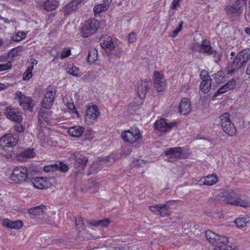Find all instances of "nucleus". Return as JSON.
I'll use <instances>...</instances> for the list:
<instances>
[{"mask_svg":"<svg viewBox=\"0 0 250 250\" xmlns=\"http://www.w3.org/2000/svg\"><path fill=\"white\" fill-rule=\"evenodd\" d=\"M100 45L104 49L105 53L111 58L120 59L125 56V52L119 44H116L110 36L102 37L100 39Z\"/></svg>","mask_w":250,"mask_h":250,"instance_id":"nucleus-1","label":"nucleus"},{"mask_svg":"<svg viewBox=\"0 0 250 250\" xmlns=\"http://www.w3.org/2000/svg\"><path fill=\"white\" fill-rule=\"evenodd\" d=\"M223 200L228 204L247 208L250 205V201L248 198H242L237 196L233 191H227L224 194Z\"/></svg>","mask_w":250,"mask_h":250,"instance_id":"nucleus-2","label":"nucleus"},{"mask_svg":"<svg viewBox=\"0 0 250 250\" xmlns=\"http://www.w3.org/2000/svg\"><path fill=\"white\" fill-rule=\"evenodd\" d=\"M122 138L129 144L140 145L142 143V136L140 130L137 128H131L124 131L121 134Z\"/></svg>","mask_w":250,"mask_h":250,"instance_id":"nucleus-3","label":"nucleus"},{"mask_svg":"<svg viewBox=\"0 0 250 250\" xmlns=\"http://www.w3.org/2000/svg\"><path fill=\"white\" fill-rule=\"evenodd\" d=\"M230 116L228 112L224 113L220 115L221 126L227 134L230 136H233L236 134V128L230 120Z\"/></svg>","mask_w":250,"mask_h":250,"instance_id":"nucleus-4","label":"nucleus"},{"mask_svg":"<svg viewBox=\"0 0 250 250\" xmlns=\"http://www.w3.org/2000/svg\"><path fill=\"white\" fill-rule=\"evenodd\" d=\"M99 21L95 19H89L82 25L81 34L84 38H87L96 33L99 27Z\"/></svg>","mask_w":250,"mask_h":250,"instance_id":"nucleus-5","label":"nucleus"},{"mask_svg":"<svg viewBox=\"0 0 250 250\" xmlns=\"http://www.w3.org/2000/svg\"><path fill=\"white\" fill-rule=\"evenodd\" d=\"M28 176L27 168L22 166L16 167L10 176L11 181L17 184H21L25 181Z\"/></svg>","mask_w":250,"mask_h":250,"instance_id":"nucleus-6","label":"nucleus"},{"mask_svg":"<svg viewBox=\"0 0 250 250\" xmlns=\"http://www.w3.org/2000/svg\"><path fill=\"white\" fill-rule=\"evenodd\" d=\"M171 201H167L165 204L155 205L149 207L150 211L154 213L159 215L161 217L169 215L171 213L170 204Z\"/></svg>","mask_w":250,"mask_h":250,"instance_id":"nucleus-7","label":"nucleus"},{"mask_svg":"<svg viewBox=\"0 0 250 250\" xmlns=\"http://www.w3.org/2000/svg\"><path fill=\"white\" fill-rule=\"evenodd\" d=\"M19 140V136L17 134L13 135L8 133L3 135L0 139V146L2 149L5 147H13L16 146Z\"/></svg>","mask_w":250,"mask_h":250,"instance_id":"nucleus-8","label":"nucleus"},{"mask_svg":"<svg viewBox=\"0 0 250 250\" xmlns=\"http://www.w3.org/2000/svg\"><path fill=\"white\" fill-rule=\"evenodd\" d=\"M100 112L96 105L88 107L86 111L85 120L87 124H92L97 120Z\"/></svg>","mask_w":250,"mask_h":250,"instance_id":"nucleus-9","label":"nucleus"},{"mask_svg":"<svg viewBox=\"0 0 250 250\" xmlns=\"http://www.w3.org/2000/svg\"><path fill=\"white\" fill-rule=\"evenodd\" d=\"M241 0H237L233 2L230 3L225 8V11L229 17H234L239 15L242 12Z\"/></svg>","mask_w":250,"mask_h":250,"instance_id":"nucleus-10","label":"nucleus"},{"mask_svg":"<svg viewBox=\"0 0 250 250\" xmlns=\"http://www.w3.org/2000/svg\"><path fill=\"white\" fill-rule=\"evenodd\" d=\"M151 85V82L149 80L146 79L138 82L136 88L138 96L142 99L144 98Z\"/></svg>","mask_w":250,"mask_h":250,"instance_id":"nucleus-11","label":"nucleus"},{"mask_svg":"<svg viewBox=\"0 0 250 250\" xmlns=\"http://www.w3.org/2000/svg\"><path fill=\"white\" fill-rule=\"evenodd\" d=\"M5 115L11 121L19 123L22 120V116L17 108L9 106L6 108Z\"/></svg>","mask_w":250,"mask_h":250,"instance_id":"nucleus-12","label":"nucleus"},{"mask_svg":"<svg viewBox=\"0 0 250 250\" xmlns=\"http://www.w3.org/2000/svg\"><path fill=\"white\" fill-rule=\"evenodd\" d=\"M15 97L18 100L21 106L24 109L32 111L33 103L30 98L22 94L20 91L16 92Z\"/></svg>","mask_w":250,"mask_h":250,"instance_id":"nucleus-13","label":"nucleus"},{"mask_svg":"<svg viewBox=\"0 0 250 250\" xmlns=\"http://www.w3.org/2000/svg\"><path fill=\"white\" fill-rule=\"evenodd\" d=\"M154 85L157 91L162 92L166 88V82L163 74L158 71L154 72Z\"/></svg>","mask_w":250,"mask_h":250,"instance_id":"nucleus-14","label":"nucleus"},{"mask_svg":"<svg viewBox=\"0 0 250 250\" xmlns=\"http://www.w3.org/2000/svg\"><path fill=\"white\" fill-rule=\"evenodd\" d=\"M183 149L181 147L170 148L166 151V159L168 162H173L180 158Z\"/></svg>","mask_w":250,"mask_h":250,"instance_id":"nucleus-15","label":"nucleus"},{"mask_svg":"<svg viewBox=\"0 0 250 250\" xmlns=\"http://www.w3.org/2000/svg\"><path fill=\"white\" fill-rule=\"evenodd\" d=\"M176 125L175 122L168 123L165 119H161L156 121V128L161 132H167L171 130Z\"/></svg>","mask_w":250,"mask_h":250,"instance_id":"nucleus-16","label":"nucleus"},{"mask_svg":"<svg viewBox=\"0 0 250 250\" xmlns=\"http://www.w3.org/2000/svg\"><path fill=\"white\" fill-rule=\"evenodd\" d=\"M72 158L75 160L76 165L80 169H83L88 162V158L81 153L75 152L71 156Z\"/></svg>","mask_w":250,"mask_h":250,"instance_id":"nucleus-17","label":"nucleus"},{"mask_svg":"<svg viewBox=\"0 0 250 250\" xmlns=\"http://www.w3.org/2000/svg\"><path fill=\"white\" fill-rule=\"evenodd\" d=\"M228 238L222 236L214 245V250H234L235 248L228 244Z\"/></svg>","mask_w":250,"mask_h":250,"instance_id":"nucleus-18","label":"nucleus"},{"mask_svg":"<svg viewBox=\"0 0 250 250\" xmlns=\"http://www.w3.org/2000/svg\"><path fill=\"white\" fill-rule=\"evenodd\" d=\"M191 110V103L188 98H183L179 107V112L183 115H186Z\"/></svg>","mask_w":250,"mask_h":250,"instance_id":"nucleus-19","label":"nucleus"},{"mask_svg":"<svg viewBox=\"0 0 250 250\" xmlns=\"http://www.w3.org/2000/svg\"><path fill=\"white\" fill-rule=\"evenodd\" d=\"M1 224L3 226L8 228L15 229H20L23 227V223L21 221H11L8 219H4L2 221Z\"/></svg>","mask_w":250,"mask_h":250,"instance_id":"nucleus-20","label":"nucleus"},{"mask_svg":"<svg viewBox=\"0 0 250 250\" xmlns=\"http://www.w3.org/2000/svg\"><path fill=\"white\" fill-rule=\"evenodd\" d=\"M218 179L215 174H210L203 177L199 181L200 185L212 186L216 184Z\"/></svg>","mask_w":250,"mask_h":250,"instance_id":"nucleus-21","label":"nucleus"},{"mask_svg":"<svg viewBox=\"0 0 250 250\" xmlns=\"http://www.w3.org/2000/svg\"><path fill=\"white\" fill-rule=\"evenodd\" d=\"M236 85V82L234 79H232L230 81L228 82L226 84L223 85L220 87L216 93L214 94V96L216 97L219 94H223L233 89Z\"/></svg>","mask_w":250,"mask_h":250,"instance_id":"nucleus-22","label":"nucleus"},{"mask_svg":"<svg viewBox=\"0 0 250 250\" xmlns=\"http://www.w3.org/2000/svg\"><path fill=\"white\" fill-rule=\"evenodd\" d=\"M195 50L200 53H207L208 54H213V52L211 50V46L206 41H204L201 44H198V46L196 47Z\"/></svg>","mask_w":250,"mask_h":250,"instance_id":"nucleus-23","label":"nucleus"},{"mask_svg":"<svg viewBox=\"0 0 250 250\" xmlns=\"http://www.w3.org/2000/svg\"><path fill=\"white\" fill-rule=\"evenodd\" d=\"M250 58V49H244L239 52L236 56L235 59L236 61H239L240 62H247Z\"/></svg>","mask_w":250,"mask_h":250,"instance_id":"nucleus-24","label":"nucleus"},{"mask_svg":"<svg viewBox=\"0 0 250 250\" xmlns=\"http://www.w3.org/2000/svg\"><path fill=\"white\" fill-rule=\"evenodd\" d=\"M81 2V0H74L70 2L63 7L65 15H68L77 8V5Z\"/></svg>","mask_w":250,"mask_h":250,"instance_id":"nucleus-25","label":"nucleus"},{"mask_svg":"<svg viewBox=\"0 0 250 250\" xmlns=\"http://www.w3.org/2000/svg\"><path fill=\"white\" fill-rule=\"evenodd\" d=\"M84 128L83 126H74L68 130L69 134L74 137H80L84 132Z\"/></svg>","mask_w":250,"mask_h":250,"instance_id":"nucleus-26","label":"nucleus"},{"mask_svg":"<svg viewBox=\"0 0 250 250\" xmlns=\"http://www.w3.org/2000/svg\"><path fill=\"white\" fill-rule=\"evenodd\" d=\"M37 137L41 141L45 143H48L50 137V132L48 128L45 127L40 130Z\"/></svg>","mask_w":250,"mask_h":250,"instance_id":"nucleus-27","label":"nucleus"},{"mask_svg":"<svg viewBox=\"0 0 250 250\" xmlns=\"http://www.w3.org/2000/svg\"><path fill=\"white\" fill-rule=\"evenodd\" d=\"M205 236L209 242L212 244L213 246L222 237L209 230H207L205 232Z\"/></svg>","mask_w":250,"mask_h":250,"instance_id":"nucleus-28","label":"nucleus"},{"mask_svg":"<svg viewBox=\"0 0 250 250\" xmlns=\"http://www.w3.org/2000/svg\"><path fill=\"white\" fill-rule=\"evenodd\" d=\"M57 0H47L43 3L44 9L47 11L55 10L59 6Z\"/></svg>","mask_w":250,"mask_h":250,"instance_id":"nucleus-29","label":"nucleus"},{"mask_svg":"<svg viewBox=\"0 0 250 250\" xmlns=\"http://www.w3.org/2000/svg\"><path fill=\"white\" fill-rule=\"evenodd\" d=\"M110 220L108 219H104L100 220H89L88 223L92 226L106 227L110 223Z\"/></svg>","mask_w":250,"mask_h":250,"instance_id":"nucleus-30","label":"nucleus"},{"mask_svg":"<svg viewBox=\"0 0 250 250\" xmlns=\"http://www.w3.org/2000/svg\"><path fill=\"white\" fill-rule=\"evenodd\" d=\"M211 85V78H208L204 81H202L200 85V87L204 93H207L210 90Z\"/></svg>","mask_w":250,"mask_h":250,"instance_id":"nucleus-31","label":"nucleus"},{"mask_svg":"<svg viewBox=\"0 0 250 250\" xmlns=\"http://www.w3.org/2000/svg\"><path fill=\"white\" fill-rule=\"evenodd\" d=\"M98 60V51L95 48H91L87 56L88 62H94Z\"/></svg>","mask_w":250,"mask_h":250,"instance_id":"nucleus-32","label":"nucleus"},{"mask_svg":"<svg viewBox=\"0 0 250 250\" xmlns=\"http://www.w3.org/2000/svg\"><path fill=\"white\" fill-rule=\"evenodd\" d=\"M43 207H44V206H37L32 208H30L28 210V212L29 213V214L34 215H42L44 213V211L43 210Z\"/></svg>","mask_w":250,"mask_h":250,"instance_id":"nucleus-33","label":"nucleus"},{"mask_svg":"<svg viewBox=\"0 0 250 250\" xmlns=\"http://www.w3.org/2000/svg\"><path fill=\"white\" fill-rule=\"evenodd\" d=\"M248 221L245 218H238L234 221V223L239 229H243L247 226Z\"/></svg>","mask_w":250,"mask_h":250,"instance_id":"nucleus-34","label":"nucleus"},{"mask_svg":"<svg viewBox=\"0 0 250 250\" xmlns=\"http://www.w3.org/2000/svg\"><path fill=\"white\" fill-rule=\"evenodd\" d=\"M20 48H15L12 49L7 54V60H9L8 62H11L12 61H14V58L19 55Z\"/></svg>","mask_w":250,"mask_h":250,"instance_id":"nucleus-35","label":"nucleus"},{"mask_svg":"<svg viewBox=\"0 0 250 250\" xmlns=\"http://www.w3.org/2000/svg\"><path fill=\"white\" fill-rule=\"evenodd\" d=\"M66 71L68 73L75 76H79V68L73 66V63L68 66L66 69Z\"/></svg>","mask_w":250,"mask_h":250,"instance_id":"nucleus-36","label":"nucleus"},{"mask_svg":"<svg viewBox=\"0 0 250 250\" xmlns=\"http://www.w3.org/2000/svg\"><path fill=\"white\" fill-rule=\"evenodd\" d=\"M33 69V66L28 67L23 75V79L24 80H28L32 77L33 75L32 72Z\"/></svg>","mask_w":250,"mask_h":250,"instance_id":"nucleus-37","label":"nucleus"},{"mask_svg":"<svg viewBox=\"0 0 250 250\" xmlns=\"http://www.w3.org/2000/svg\"><path fill=\"white\" fill-rule=\"evenodd\" d=\"M39 121L40 123H43L44 122L48 124L49 120L48 114L42 112H40L39 115Z\"/></svg>","mask_w":250,"mask_h":250,"instance_id":"nucleus-38","label":"nucleus"},{"mask_svg":"<svg viewBox=\"0 0 250 250\" xmlns=\"http://www.w3.org/2000/svg\"><path fill=\"white\" fill-rule=\"evenodd\" d=\"M106 9L104 8V5L102 4H98L95 5L93 8V11L95 14H100L102 12L106 11Z\"/></svg>","mask_w":250,"mask_h":250,"instance_id":"nucleus-39","label":"nucleus"},{"mask_svg":"<svg viewBox=\"0 0 250 250\" xmlns=\"http://www.w3.org/2000/svg\"><path fill=\"white\" fill-rule=\"evenodd\" d=\"M26 37L25 34L23 32H18L13 37V41L15 42H19L24 39Z\"/></svg>","mask_w":250,"mask_h":250,"instance_id":"nucleus-40","label":"nucleus"},{"mask_svg":"<svg viewBox=\"0 0 250 250\" xmlns=\"http://www.w3.org/2000/svg\"><path fill=\"white\" fill-rule=\"evenodd\" d=\"M57 164L48 165L44 167L43 171L46 172H53L57 170Z\"/></svg>","mask_w":250,"mask_h":250,"instance_id":"nucleus-41","label":"nucleus"},{"mask_svg":"<svg viewBox=\"0 0 250 250\" xmlns=\"http://www.w3.org/2000/svg\"><path fill=\"white\" fill-rule=\"evenodd\" d=\"M14 131L16 132L15 134L18 136V134L23 132L24 131V127L19 123L16 124L13 127Z\"/></svg>","mask_w":250,"mask_h":250,"instance_id":"nucleus-42","label":"nucleus"},{"mask_svg":"<svg viewBox=\"0 0 250 250\" xmlns=\"http://www.w3.org/2000/svg\"><path fill=\"white\" fill-rule=\"evenodd\" d=\"M40 181H42V178H37L34 180L32 182L34 187L38 189H43L44 188V186L42 184L40 183Z\"/></svg>","mask_w":250,"mask_h":250,"instance_id":"nucleus-43","label":"nucleus"},{"mask_svg":"<svg viewBox=\"0 0 250 250\" xmlns=\"http://www.w3.org/2000/svg\"><path fill=\"white\" fill-rule=\"evenodd\" d=\"M55 95L54 90L52 89H48L45 94L44 98L53 101Z\"/></svg>","mask_w":250,"mask_h":250,"instance_id":"nucleus-44","label":"nucleus"},{"mask_svg":"<svg viewBox=\"0 0 250 250\" xmlns=\"http://www.w3.org/2000/svg\"><path fill=\"white\" fill-rule=\"evenodd\" d=\"M215 80L216 83H220L225 81V76H223L222 72H218L215 74Z\"/></svg>","mask_w":250,"mask_h":250,"instance_id":"nucleus-45","label":"nucleus"},{"mask_svg":"<svg viewBox=\"0 0 250 250\" xmlns=\"http://www.w3.org/2000/svg\"><path fill=\"white\" fill-rule=\"evenodd\" d=\"M53 101L44 98L42 102V106L46 109H49L53 104Z\"/></svg>","mask_w":250,"mask_h":250,"instance_id":"nucleus-46","label":"nucleus"},{"mask_svg":"<svg viewBox=\"0 0 250 250\" xmlns=\"http://www.w3.org/2000/svg\"><path fill=\"white\" fill-rule=\"evenodd\" d=\"M23 156L28 158H33L35 156V153L32 148H29L25 150L22 153Z\"/></svg>","mask_w":250,"mask_h":250,"instance_id":"nucleus-47","label":"nucleus"},{"mask_svg":"<svg viewBox=\"0 0 250 250\" xmlns=\"http://www.w3.org/2000/svg\"><path fill=\"white\" fill-rule=\"evenodd\" d=\"M145 162L142 160L135 159L131 163L132 167H143L145 165Z\"/></svg>","mask_w":250,"mask_h":250,"instance_id":"nucleus-48","label":"nucleus"},{"mask_svg":"<svg viewBox=\"0 0 250 250\" xmlns=\"http://www.w3.org/2000/svg\"><path fill=\"white\" fill-rule=\"evenodd\" d=\"M71 54V50L69 48H64L63 49L61 54V58L64 59L68 57Z\"/></svg>","mask_w":250,"mask_h":250,"instance_id":"nucleus-49","label":"nucleus"},{"mask_svg":"<svg viewBox=\"0 0 250 250\" xmlns=\"http://www.w3.org/2000/svg\"><path fill=\"white\" fill-rule=\"evenodd\" d=\"M57 170H59L60 171H62L63 172H66L68 169V166L62 162L59 163V164H57Z\"/></svg>","mask_w":250,"mask_h":250,"instance_id":"nucleus-50","label":"nucleus"},{"mask_svg":"<svg viewBox=\"0 0 250 250\" xmlns=\"http://www.w3.org/2000/svg\"><path fill=\"white\" fill-rule=\"evenodd\" d=\"M180 1L181 0H173L170 5V8L173 10H177V8L180 5Z\"/></svg>","mask_w":250,"mask_h":250,"instance_id":"nucleus-51","label":"nucleus"},{"mask_svg":"<svg viewBox=\"0 0 250 250\" xmlns=\"http://www.w3.org/2000/svg\"><path fill=\"white\" fill-rule=\"evenodd\" d=\"M200 76L202 81H204L205 80L208 79V78H210V76H208V71H206V70H202Z\"/></svg>","mask_w":250,"mask_h":250,"instance_id":"nucleus-52","label":"nucleus"},{"mask_svg":"<svg viewBox=\"0 0 250 250\" xmlns=\"http://www.w3.org/2000/svg\"><path fill=\"white\" fill-rule=\"evenodd\" d=\"M11 67V63H2L0 64V71H3L10 68Z\"/></svg>","mask_w":250,"mask_h":250,"instance_id":"nucleus-53","label":"nucleus"},{"mask_svg":"<svg viewBox=\"0 0 250 250\" xmlns=\"http://www.w3.org/2000/svg\"><path fill=\"white\" fill-rule=\"evenodd\" d=\"M134 107H138L137 109H139L140 108V106H139V105L135 104V103H131L128 107V110L130 112H132V111L135 112L136 109H134Z\"/></svg>","mask_w":250,"mask_h":250,"instance_id":"nucleus-54","label":"nucleus"},{"mask_svg":"<svg viewBox=\"0 0 250 250\" xmlns=\"http://www.w3.org/2000/svg\"><path fill=\"white\" fill-rule=\"evenodd\" d=\"M128 40L129 42H134L136 40V35L134 33L129 34Z\"/></svg>","mask_w":250,"mask_h":250,"instance_id":"nucleus-55","label":"nucleus"},{"mask_svg":"<svg viewBox=\"0 0 250 250\" xmlns=\"http://www.w3.org/2000/svg\"><path fill=\"white\" fill-rule=\"evenodd\" d=\"M76 225L77 226H82V228L83 229V218L81 217H78L77 218H76Z\"/></svg>","mask_w":250,"mask_h":250,"instance_id":"nucleus-56","label":"nucleus"},{"mask_svg":"<svg viewBox=\"0 0 250 250\" xmlns=\"http://www.w3.org/2000/svg\"><path fill=\"white\" fill-rule=\"evenodd\" d=\"M111 1L112 0H103V2L101 4L107 10Z\"/></svg>","mask_w":250,"mask_h":250,"instance_id":"nucleus-57","label":"nucleus"},{"mask_svg":"<svg viewBox=\"0 0 250 250\" xmlns=\"http://www.w3.org/2000/svg\"><path fill=\"white\" fill-rule=\"evenodd\" d=\"M231 69H229V67H228V69L225 70L224 73H226L227 74H231L235 71V68H233L232 65L231 66Z\"/></svg>","mask_w":250,"mask_h":250,"instance_id":"nucleus-58","label":"nucleus"},{"mask_svg":"<svg viewBox=\"0 0 250 250\" xmlns=\"http://www.w3.org/2000/svg\"><path fill=\"white\" fill-rule=\"evenodd\" d=\"M106 160L107 162L112 163L115 162V158L112 155L108 156L106 157Z\"/></svg>","mask_w":250,"mask_h":250,"instance_id":"nucleus-59","label":"nucleus"},{"mask_svg":"<svg viewBox=\"0 0 250 250\" xmlns=\"http://www.w3.org/2000/svg\"><path fill=\"white\" fill-rule=\"evenodd\" d=\"M183 21H181L179 22V26L176 29L178 31V32H180V31H181V30L182 29V25H183Z\"/></svg>","mask_w":250,"mask_h":250,"instance_id":"nucleus-60","label":"nucleus"},{"mask_svg":"<svg viewBox=\"0 0 250 250\" xmlns=\"http://www.w3.org/2000/svg\"><path fill=\"white\" fill-rule=\"evenodd\" d=\"M9 60H7V56L6 57L5 56H1L0 57V62H8Z\"/></svg>","mask_w":250,"mask_h":250,"instance_id":"nucleus-61","label":"nucleus"},{"mask_svg":"<svg viewBox=\"0 0 250 250\" xmlns=\"http://www.w3.org/2000/svg\"><path fill=\"white\" fill-rule=\"evenodd\" d=\"M178 33L179 32H178V31L176 30H174L173 31V35L171 36L172 38H175L177 36V35Z\"/></svg>","mask_w":250,"mask_h":250,"instance_id":"nucleus-62","label":"nucleus"},{"mask_svg":"<svg viewBox=\"0 0 250 250\" xmlns=\"http://www.w3.org/2000/svg\"><path fill=\"white\" fill-rule=\"evenodd\" d=\"M245 32L247 34L250 35V28L246 27L245 28Z\"/></svg>","mask_w":250,"mask_h":250,"instance_id":"nucleus-63","label":"nucleus"},{"mask_svg":"<svg viewBox=\"0 0 250 250\" xmlns=\"http://www.w3.org/2000/svg\"><path fill=\"white\" fill-rule=\"evenodd\" d=\"M247 73L249 75H250V63L247 66Z\"/></svg>","mask_w":250,"mask_h":250,"instance_id":"nucleus-64","label":"nucleus"}]
</instances>
